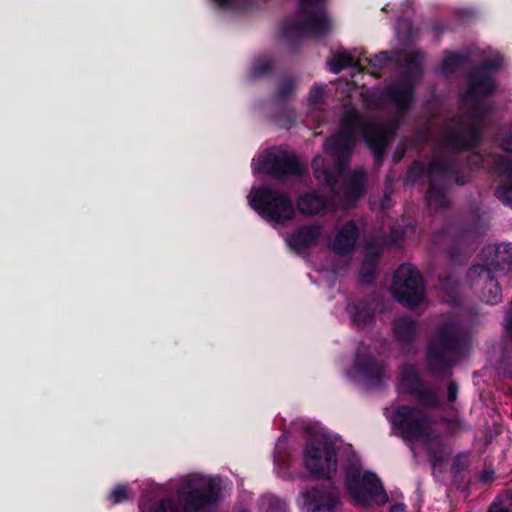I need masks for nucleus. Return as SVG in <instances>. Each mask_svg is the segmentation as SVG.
I'll use <instances>...</instances> for the list:
<instances>
[{"label": "nucleus", "instance_id": "obj_1", "mask_svg": "<svg viewBox=\"0 0 512 512\" xmlns=\"http://www.w3.org/2000/svg\"><path fill=\"white\" fill-rule=\"evenodd\" d=\"M486 265L473 267L471 279L482 289V299L489 304H496L501 299V291L492 273L500 274L505 269H512V244L489 246L484 250Z\"/></svg>", "mask_w": 512, "mask_h": 512}, {"label": "nucleus", "instance_id": "obj_2", "mask_svg": "<svg viewBox=\"0 0 512 512\" xmlns=\"http://www.w3.org/2000/svg\"><path fill=\"white\" fill-rule=\"evenodd\" d=\"M346 484L353 502L358 506H381L389 500L380 480L373 473L351 469L347 473Z\"/></svg>", "mask_w": 512, "mask_h": 512}, {"label": "nucleus", "instance_id": "obj_3", "mask_svg": "<svg viewBox=\"0 0 512 512\" xmlns=\"http://www.w3.org/2000/svg\"><path fill=\"white\" fill-rule=\"evenodd\" d=\"M391 421L399 428L403 438L411 444L426 443L438 437L429 417L419 409L399 407L392 415Z\"/></svg>", "mask_w": 512, "mask_h": 512}, {"label": "nucleus", "instance_id": "obj_4", "mask_svg": "<svg viewBox=\"0 0 512 512\" xmlns=\"http://www.w3.org/2000/svg\"><path fill=\"white\" fill-rule=\"evenodd\" d=\"M250 204L253 209L265 216L267 220L276 224L285 223L295 215L291 200L285 195L268 188L253 190Z\"/></svg>", "mask_w": 512, "mask_h": 512}, {"label": "nucleus", "instance_id": "obj_5", "mask_svg": "<svg viewBox=\"0 0 512 512\" xmlns=\"http://www.w3.org/2000/svg\"><path fill=\"white\" fill-rule=\"evenodd\" d=\"M391 291L395 299L406 306L418 305L424 295L422 277L410 264L401 265L394 276Z\"/></svg>", "mask_w": 512, "mask_h": 512}, {"label": "nucleus", "instance_id": "obj_6", "mask_svg": "<svg viewBox=\"0 0 512 512\" xmlns=\"http://www.w3.org/2000/svg\"><path fill=\"white\" fill-rule=\"evenodd\" d=\"M219 485L215 478L192 474L186 477L180 487L179 497L186 511L197 510L213 499Z\"/></svg>", "mask_w": 512, "mask_h": 512}, {"label": "nucleus", "instance_id": "obj_7", "mask_svg": "<svg viewBox=\"0 0 512 512\" xmlns=\"http://www.w3.org/2000/svg\"><path fill=\"white\" fill-rule=\"evenodd\" d=\"M304 461L309 471L319 477H329L336 471L335 449L326 439L307 445Z\"/></svg>", "mask_w": 512, "mask_h": 512}, {"label": "nucleus", "instance_id": "obj_8", "mask_svg": "<svg viewBox=\"0 0 512 512\" xmlns=\"http://www.w3.org/2000/svg\"><path fill=\"white\" fill-rule=\"evenodd\" d=\"M301 23L294 29L300 33L320 37L330 29L329 20L323 10V0H300Z\"/></svg>", "mask_w": 512, "mask_h": 512}, {"label": "nucleus", "instance_id": "obj_9", "mask_svg": "<svg viewBox=\"0 0 512 512\" xmlns=\"http://www.w3.org/2000/svg\"><path fill=\"white\" fill-rule=\"evenodd\" d=\"M343 131L328 139L324 145L325 151L330 153L336 162L335 171L341 173V161L346 158L354 144V135L358 128V117L352 113L342 122Z\"/></svg>", "mask_w": 512, "mask_h": 512}, {"label": "nucleus", "instance_id": "obj_10", "mask_svg": "<svg viewBox=\"0 0 512 512\" xmlns=\"http://www.w3.org/2000/svg\"><path fill=\"white\" fill-rule=\"evenodd\" d=\"M254 171L278 176L298 174L301 172V167L295 156L271 149L257 159Z\"/></svg>", "mask_w": 512, "mask_h": 512}, {"label": "nucleus", "instance_id": "obj_11", "mask_svg": "<svg viewBox=\"0 0 512 512\" xmlns=\"http://www.w3.org/2000/svg\"><path fill=\"white\" fill-rule=\"evenodd\" d=\"M456 338L450 328L442 329L433 340L428 350L429 367L435 370L439 364L447 366L449 364V350L455 345Z\"/></svg>", "mask_w": 512, "mask_h": 512}, {"label": "nucleus", "instance_id": "obj_12", "mask_svg": "<svg viewBox=\"0 0 512 512\" xmlns=\"http://www.w3.org/2000/svg\"><path fill=\"white\" fill-rule=\"evenodd\" d=\"M359 231L355 223L348 222L338 228L328 240V247L340 256L349 255L358 240Z\"/></svg>", "mask_w": 512, "mask_h": 512}, {"label": "nucleus", "instance_id": "obj_13", "mask_svg": "<svg viewBox=\"0 0 512 512\" xmlns=\"http://www.w3.org/2000/svg\"><path fill=\"white\" fill-rule=\"evenodd\" d=\"M320 235L321 228L319 226L312 225L303 227L288 238V244L298 253H302L306 249L316 245Z\"/></svg>", "mask_w": 512, "mask_h": 512}, {"label": "nucleus", "instance_id": "obj_14", "mask_svg": "<svg viewBox=\"0 0 512 512\" xmlns=\"http://www.w3.org/2000/svg\"><path fill=\"white\" fill-rule=\"evenodd\" d=\"M303 499L305 512H317L322 509L330 510L337 504L335 496L314 489L304 492Z\"/></svg>", "mask_w": 512, "mask_h": 512}, {"label": "nucleus", "instance_id": "obj_15", "mask_svg": "<svg viewBox=\"0 0 512 512\" xmlns=\"http://www.w3.org/2000/svg\"><path fill=\"white\" fill-rule=\"evenodd\" d=\"M365 174L362 171L354 172L348 180L347 187L339 200L341 207L347 209L353 206L364 192Z\"/></svg>", "mask_w": 512, "mask_h": 512}, {"label": "nucleus", "instance_id": "obj_16", "mask_svg": "<svg viewBox=\"0 0 512 512\" xmlns=\"http://www.w3.org/2000/svg\"><path fill=\"white\" fill-rule=\"evenodd\" d=\"M298 209L303 214L313 215L327 211L328 204L320 195L308 193L299 198Z\"/></svg>", "mask_w": 512, "mask_h": 512}, {"label": "nucleus", "instance_id": "obj_17", "mask_svg": "<svg viewBox=\"0 0 512 512\" xmlns=\"http://www.w3.org/2000/svg\"><path fill=\"white\" fill-rule=\"evenodd\" d=\"M365 140L371 149L374 150L376 157L379 158L387 142L388 135L381 127H375L365 133Z\"/></svg>", "mask_w": 512, "mask_h": 512}, {"label": "nucleus", "instance_id": "obj_18", "mask_svg": "<svg viewBox=\"0 0 512 512\" xmlns=\"http://www.w3.org/2000/svg\"><path fill=\"white\" fill-rule=\"evenodd\" d=\"M390 96L399 108H405L412 100V86L409 83L398 84L390 89Z\"/></svg>", "mask_w": 512, "mask_h": 512}, {"label": "nucleus", "instance_id": "obj_19", "mask_svg": "<svg viewBox=\"0 0 512 512\" xmlns=\"http://www.w3.org/2000/svg\"><path fill=\"white\" fill-rule=\"evenodd\" d=\"M495 88L494 81L490 77L474 78L471 83V88L468 91L467 97L473 99L477 96L489 94Z\"/></svg>", "mask_w": 512, "mask_h": 512}, {"label": "nucleus", "instance_id": "obj_20", "mask_svg": "<svg viewBox=\"0 0 512 512\" xmlns=\"http://www.w3.org/2000/svg\"><path fill=\"white\" fill-rule=\"evenodd\" d=\"M354 64V57L350 51L334 53L328 65L333 73H339L344 68Z\"/></svg>", "mask_w": 512, "mask_h": 512}, {"label": "nucleus", "instance_id": "obj_21", "mask_svg": "<svg viewBox=\"0 0 512 512\" xmlns=\"http://www.w3.org/2000/svg\"><path fill=\"white\" fill-rule=\"evenodd\" d=\"M396 336L401 340L409 339L415 331V323L409 318H398L394 322Z\"/></svg>", "mask_w": 512, "mask_h": 512}, {"label": "nucleus", "instance_id": "obj_22", "mask_svg": "<svg viewBox=\"0 0 512 512\" xmlns=\"http://www.w3.org/2000/svg\"><path fill=\"white\" fill-rule=\"evenodd\" d=\"M379 256V251L368 252L361 268V278L363 282H369L370 276L373 274Z\"/></svg>", "mask_w": 512, "mask_h": 512}, {"label": "nucleus", "instance_id": "obj_23", "mask_svg": "<svg viewBox=\"0 0 512 512\" xmlns=\"http://www.w3.org/2000/svg\"><path fill=\"white\" fill-rule=\"evenodd\" d=\"M312 165L314 168L315 177L318 180L324 181L328 184H330L332 182V180H333L332 173L327 171L326 169H322V166L324 165V161L321 157H315Z\"/></svg>", "mask_w": 512, "mask_h": 512}, {"label": "nucleus", "instance_id": "obj_24", "mask_svg": "<svg viewBox=\"0 0 512 512\" xmlns=\"http://www.w3.org/2000/svg\"><path fill=\"white\" fill-rule=\"evenodd\" d=\"M129 497L128 488L126 486H117L110 495V498L114 504H118Z\"/></svg>", "mask_w": 512, "mask_h": 512}, {"label": "nucleus", "instance_id": "obj_25", "mask_svg": "<svg viewBox=\"0 0 512 512\" xmlns=\"http://www.w3.org/2000/svg\"><path fill=\"white\" fill-rule=\"evenodd\" d=\"M497 197L505 204L512 207V186L503 187L497 191Z\"/></svg>", "mask_w": 512, "mask_h": 512}, {"label": "nucleus", "instance_id": "obj_26", "mask_svg": "<svg viewBox=\"0 0 512 512\" xmlns=\"http://www.w3.org/2000/svg\"><path fill=\"white\" fill-rule=\"evenodd\" d=\"M459 60H460L459 56H457L455 54L447 55L445 57V59L443 60V66H442L443 71L448 72L449 70H451L452 67L459 62Z\"/></svg>", "mask_w": 512, "mask_h": 512}, {"label": "nucleus", "instance_id": "obj_27", "mask_svg": "<svg viewBox=\"0 0 512 512\" xmlns=\"http://www.w3.org/2000/svg\"><path fill=\"white\" fill-rule=\"evenodd\" d=\"M151 512H178L172 501H163Z\"/></svg>", "mask_w": 512, "mask_h": 512}, {"label": "nucleus", "instance_id": "obj_28", "mask_svg": "<svg viewBox=\"0 0 512 512\" xmlns=\"http://www.w3.org/2000/svg\"><path fill=\"white\" fill-rule=\"evenodd\" d=\"M323 96V89L320 87H315L311 90L309 95V101L313 104H316Z\"/></svg>", "mask_w": 512, "mask_h": 512}, {"label": "nucleus", "instance_id": "obj_29", "mask_svg": "<svg viewBox=\"0 0 512 512\" xmlns=\"http://www.w3.org/2000/svg\"><path fill=\"white\" fill-rule=\"evenodd\" d=\"M361 313L360 312H357L354 316H353V322L358 325V326H362V325H365L368 321L371 320L372 316L369 314V313H366L365 316H364V320L362 321L361 319Z\"/></svg>", "mask_w": 512, "mask_h": 512}, {"label": "nucleus", "instance_id": "obj_30", "mask_svg": "<svg viewBox=\"0 0 512 512\" xmlns=\"http://www.w3.org/2000/svg\"><path fill=\"white\" fill-rule=\"evenodd\" d=\"M458 389L454 383H451L448 386V400L450 402H454L457 399Z\"/></svg>", "mask_w": 512, "mask_h": 512}, {"label": "nucleus", "instance_id": "obj_31", "mask_svg": "<svg viewBox=\"0 0 512 512\" xmlns=\"http://www.w3.org/2000/svg\"><path fill=\"white\" fill-rule=\"evenodd\" d=\"M387 59V55L385 53H382L378 56H375L374 59H371L370 62L373 66H380L383 61Z\"/></svg>", "mask_w": 512, "mask_h": 512}, {"label": "nucleus", "instance_id": "obj_32", "mask_svg": "<svg viewBox=\"0 0 512 512\" xmlns=\"http://www.w3.org/2000/svg\"><path fill=\"white\" fill-rule=\"evenodd\" d=\"M487 512H511L509 509L498 504H493Z\"/></svg>", "mask_w": 512, "mask_h": 512}, {"label": "nucleus", "instance_id": "obj_33", "mask_svg": "<svg viewBox=\"0 0 512 512\" xmlns=\"http://www.w3.org/2000/svg\"><path fill=\"white\" fill-rule=\"evenodd\" d=\"M502 147L504 150L506 151H511L512 152V135L509 136L508 138H506L502 143H501Z\"/></svg>", "mask_w": 512, "mask_h": 512}, {"label": "nucleus", "instance_id": "obj_34", "mask_svg": "<svg viewBox=\"0 0 512 512\" xmlns=\"http://www.w3.org/2000/svg\"><path fill=\"white\" fill-rule=\"evenodd\" d=\"M428 202L429 205H434L437 202V193L434 190H429L428 192Z\"/></svg>", "mask_w": 512, "mask_h": 512}, {"label": "nucleus", "instance_id": "obj_35", "mask_svg": "<svg viewBox=\"0 0 512 512\" xmlns=\"http://www.w3.org/2000/svg\"><path fill=\"white\" fill-rule=\"evenodd\" d=\"M391 512H406L404 504H396L391 507Z\"/></svg>", "mask_w": 512, "mask_h": 512}, {"label": "nucleus", "instance_id": "obj_36", "mask_svg": "<svg viewBox=\"0 0 512 512\" xmlns=\"http://www.w3.org/2000/svg\"><path fill=\"white\" fill-rule=\"evenodd\" d=\"M218 5L224 6L231 4L234 0H214Z\"/></svg>", "mask_w": 512, "mask_h": 512}, {"label": "nucleus", "instance_id": "obj_37", "mask_svg": "<svg viewBox=\"0 0 512 512\" xmlns=\"http://www.w3.org/2000/svg\"><path fill=\"white\" fill-rule=\"evenodd\" d=\"M491 479H492V473H490V474H484V475L482 476V480H483L484 482H488V481H489V480H491Z\"/></svg>", "mask_w": 512, "mask_h": 512}, {"label": "nucleus", "instance_id": "obj_38", "mask_svg": "<svg viewBox=\"0 0 512 512\" xmlns=\"http://www.w3.org/2000/svg\"><path fill=\"white\" fill-rule=\"evenodd\" d=\"M437 402L436 398L433 397L432 400L429 402L430 405H434Z\"/></svg>", "mask_w": 512, "mask_h": 512}]
</instances>
